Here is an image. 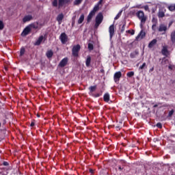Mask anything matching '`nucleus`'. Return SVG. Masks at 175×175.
Wrapping results in <instances>:
<instances>
[{"instance_id":"nucleus-10","label":"nucleus","mask_w":175,"mask_h":175,"mask_svg":"<svg viewBox=\"0 0 175 175\" xmlns=\"http://www.w3.org/2000/svg\"><path fill=\"white\" fill-rule=\"evenodd\" d=\"M68 61H69V59H68V57H64L59 62V66H60V68H65V66H66V65H68Z\"/></svg>"},{"instance_id":"nucleus-9","label":"nucleus","mask_w":175,"mask_h":175,"mask_svg":"<svg viewBox=\"0 0 175 175\" xmlns=\"http://www.w3.org/2000/svg\"><path fill=\"white\" fill-rule=\"evenodd\" d=\"M59 40H61L62 44H65L68 42V36L66 33H62L59 36Z\"/></svg>"},{"instance_id":"nucleus-53","label":"nucleus","mask_w":175,"mask_h":175,"mask_svg":"<svg viewBox=\"0 0 175 175\" xmlns=\"http://www.w3.org/2000/svg\"><path fill=\"white\" fill-rule=\"evenodd\" d=\"M118 169H119V170H122L124 169V167H122L121 166H119Z\"/></svg>"},{"instance_id":"nucleus-34","label":"nucleus","mask_w":175,"mask_h":175,"mask_svg":"<svg viewBox=\"0 0 175 175\" xmlns=\"http://www.w3.org/2000/svg\"><path fill=\"white\" fill-rule=\"evenodd\" d=\"M144 68H147V64L146 63H143V64L139 67V70H143Z\"/></svg>"},{"instance_id":"nucleus-26","label":"nucleus","mask_w":175,"mask_h":175,"mask_svg":"<svg viewBox=\"0 0 175 175\" xmlns=\"http://www.w3.org/2000/svg\"><path fill=\"white\" fill-rule=\"evenodd\" d=\"M158 17L159 18H163V17H165V12L159 10L158 13Z\"/></svg>"},{"instance_id":"nucleus-27","label":"nucleus","mask_w":175,"mask_h":175,"mask_svg":"<svg viewBox=\"0 0 175 175\" xmlns=\"http://www.w3.org/2000/svg\"><path fill=\"white\" fill-rule=\"evenodd\" d=\"M84 21V14H82L78 20V24H83Z\"/></svg>"},{"instance_id":"nucleus-43","label":"nucleus","mask_w":175,"mask_h":175,"mask_svg":"<svg viewBox=\"0 0 175 175\" xmlns=\"http://www.w3.org/2000/svg\"><path fill=\"white\" fill-rule=\"evenodd\" d=\"M157 126V128H159V129H162V123L159 122L156 125Z\"/></svg>"},{"instance_id":"nucleus-7","label":"nucleus","mask_w":175,"mask_h":175,"mask_svg":"<svg viewBox=\"0 0 175 175\" xmlns=\"http://www.w3.org/2000/svg\"><path fill=\"white\" fill-rule=\"evenodd\" d=\"M158 31L159 32H163L162 35H165V33H166V31H167V26L165 24H160Z\"/></svg>"},{"instance_id":"nucleus-33","label":"nucleus","mask_w":175,"mask_h":175,"mask_svg":"<svg viewBox=\"0 0 175 175\" xmlns=\"http://www.w3.org/2000/svg\"><path fill=\"white\" fill-rule=\"evenodd\" d=\"M88 49L90 50V51H92V50H94V44L89 43L88 45Z\"/></svg>"},{"instance_id":"nucleus-24","label":"nucleus","mask_w":175,"mask_h":175,"mask_svg":"<svg viewBox=\"0 0 175 175\" xmlns=\"http://www.w3.org/2000/svg\"><path fill=\"white\" fill-rule=\"evenodd\" d=\"M85 65L88 67L91 65V56L88 55L87 57V59H86V61H85Z\"/></svg>"},{"instance_id":"nucleus-5","label":"nucleus","mask_w":175,"mask_h":175,"mask_svg":"<svg viewBox=\"0 0 175 175\" xmlns=\"http://www.w3.org/2000/svg\"><path fill=\"white\" fill-rule=\"evenodd\" d=\"M98 12V7H94L93 10L89 13L87 17V23H91V20H92V17L95 16V13Z\"/></svg>"},{"instance_id":"nucleus-41","label":"nucleus","mask_w":175,"mask_h":175,"mask_svg":"<svg viewBox=\"0 0 175 175\" xmlns=\"http://www.w3.org/2000/svg\"><path fill=\"white\" fill-rule=\"evenodd\" d=\"M127 33H131V35H135V30H127Z\"/></svg>"},{"instance_id":"nucleus-48","label":"nucleus","mask_w":175,"mask_h":175,"mask_svg":"<svg viewBox=\"0 0 175 175\" xmlns=\"http://www.w3.org/2000/svg\"><path fill=\"white\" fill-rule=\"evenodd\" d=\"M131 13L133 14V16H135V14L136 15V11L135 10L131 11Z\"/></svg>"},{"instance_id":"nucleus-49","label":"nucleus","mask_w":175,"mask_h":175,"mask_svg":"<svg viewBox=\"0 0 175 175\" xmlns=\"http://www.w3.org/2000/svg\"><path fill=\"white\" fill-rule=\"evenodd\" d=\"M149 72L150 73H151V72H154V66L150 68Z\"/></svg>"},{"instance_id":"nucleus-14","label":"nucleus","mask_w":175,"mask_h":175,"mask_svg":"<svg viewBox=\"0 0 175 175\" xmlns=\"http://www.w3.org/2000/svg\"><path fill=\"white\" fill-rule=\"evenodd\" d=\"M144 38H146V32L142 30L135 39L136 40H139V39H144Z\"/></svg>"},{"instance_id":"nucleus-36","label":"nucleus","mask_w":175,"mask_h":175,"mask_svg":"<svg viewBox=\"0 0 175 175\" xmlns=\"http://www.w3.org/2000/svg\"><path fill=\"white\" fill-rule=\"evenodd\" d=\"M5 28V25L3 24V21L0 20V31H2Z\"/></svg>"},{"instance_id":"nucleus-23","label":"nucleus","mask_w":175,"mask_h":175,"mask_svg":"<svg viewBox=\"0 0 175 175\" xmlns=\"http://www.w3.org/2000/svg\"><path fill=\"white\" fill-rule=\"evenodd\" d=\"M47 58H51L54 55V53L52 50L48 51L46 53Z\"/></svg>"},{"instance_id":"nucleus-4","label":"nucleus","mask_w":175,"mask_h":175,"mask_svg":"<svg viewBox=\"0 0 175 175\" xmlns=\"http://www.w3.org/2000/svg\"><path fill=\"white\" fill-rule=\"evenodd\" d=\"M98 12V7H94L93 10L89 13L87 17V23H91V20H92V17L95 16V13Z\"/></svg>"},{"instance_id":"nucleus-44","label":"nucleus","mask_w":175,"mask_h":175,"mask_svg":"<svg viewBox=\"0 0 175 175\" xmlns=\"http://www.w3.org/2000/svg\"><path fill=\"white\" fill-rule=\"evenodd\" d=\"M3 166H9V163L8 161H3Z\"/></svg>"},{"instance_id":"nucleus-37","label":"nucleus","mask_w":175,"mask_h":175,"mask_svg":"<svg viewBox=\"0 0 175 175\" xmlns=\"http://www.w3.org/2000/svg\"><path fill=\"white\" fill-rule=\"evenodd\" d=\"M152 23L155 25L158 24V18L153 17L152 19Z\"/></svg>"},{"instance_id":"nucleus-31","label":"nucleus","mask_w":175,"mask_h":175,"mask_svg":"<svg viewBox=\"0 0 175 175\" xmlns=\"http://www.w3.org/2000/svg\"><path fill=\"white\" fill-rule=\"evenodd\" d=\"M127 77H133V76H135V72L131 71V72H129L126 74Z\"/></svg>"},{"instance_id":"nucleus-28","label":"nucleus","mask_w":175,"mask_h":175,"mask_svg":"<svg viewBox=\"0 0 175 175\" xmlns=\"http://www.w3.org/2000/svg\"><path fill=\"white\" fill-rule=\"evenodd\" d=\"M81 2H83V0H75L73 5L74 6H79V5H81Z\"/></svg>"},{"instance_id":"nucleus-61","label":"nucleus","mask_w":175,"mask_h":175,"mask_svg":"<svg viewBox=\"0 0 175 175\" xmlns=\"http://www.w3.org/2000/svg\"><path fill=\"white\" fill-rule=\"evenodd\" d=\"M165 60V58L164 59H163V61H164Z\"/></svg>"},{"instance_id":"nucleus-6","label":"nucleus","mask_w":175,"mask_h":175,"mask_svg":"<svg viewBox=\"0 0 175 175\" xmlns=\"http://www.w3.org/2000/svg\"><path fill=\"white\" fill-rule=\"evenodd\" d=\"M122 76V73H121L120 71L116 72L113 75V79L115 83H120V79H121Z\"/></svg>"},{"instance_id":"nucleus-55","label":"nucleus","mask_w":175,"mask_h":175,"mask_svg":"<svg viewBox=\"0 0 175 175\" xmlns=\"http://www.w3.org/2000/svg\"><path fill=\"white\" fill-rule=\"evenodd\" d=\"M100 72H101V73H105V70L101 69V70H100Z\"/></svg>"},{"instance_id":"nucleus-30","label":"nucleus","mask_w":175,"mask_h":175,"mask_svg":"<svg viewBox=\"0 0 175 175\" xmlns=\"http://www.w3.org/2000/svg\"><path fill=\"white\" fill-rule=\"evenodd\" d=\"M24 54H25V48L22 47L20 51V56L23 57V55H24Z\"/></svg>"},{"instance_id":"nucleus-42","label":"nucleus","mask_w":175,"mask_h":175,"mask_svg":"<svg viewBox=\"0 0 175 175\" xmlns=\"http://www.w3.org/2000/svg\"><path fill=\"white\" fill-rule=\"evenodd\" d=\"M124 31H125V24H124L121 28V30H120L121 33H123Z\"/></svg>"},{"instance_id":"nucleus-58","label":"nucleus","mask_w":175,"mask_h":175,"mask_svg":"<svg viewBox=\"0 0 175 175\" xmlns=\"http://www.w3.org/2000/svg\"><path fill=\"white\" fill-rule=\"evenodd\" d=\"M5 70H8V68H7V67H5Z\"/></svg>"},{"instance_id":"nucleus-12","label":"nucleus","mask_w":175,"mask_h":175,"mask_svg":"<svg viewBox=\"0 0 175 175\" xmlns=\"http://www.w3.org/2000/svg\"><path fill=\"white\" fill-rule=\"evenodd\" d=\"M44 40V36H40L34 43V46H40V44H42V42H43Z\"/></svg>"},{"instance_id":"nucleus-60","label":"nucleus","mask_w":175,"mask_h":175,"mask_svg":"<svg viewBox=\"0 0 175 175\" xmlns=\"http://www.w3.org/2000/svg\"><path fill=\"white\" fill-rule=\"evenodd\" d=\"M38 117H40V116L38 115Z\"/></svg>"},{"instance_id":"nucleus-19","label":"nucleus","mask_w":175,"mask_h":175,"mask_svg":"<svg viewBox=\"0 0 175 175\" xmlns=\"http://www.w3.org/2000/svg\"><path fill=\"white\" fill-rule=\"evenodd\" d=\"M142 5H136L135 8H137V9H144V10H146V12H150V8H148V5H144L142 7H141Z\"/></svg>"},{"instance_id":"nucleus-22","label":"nucleus","mask_w":175,"mask_h":175,"mask_svg":"<svg viewBox=\"0 0 175 175\" xmlns=\"http://www.w3.org/2000/svg\"><path fill=\"white\" fill-rule=\"evenodd\" d=\"M64 20V14L61 13L57 16V21L61 23Z\"/></svg>"},{"instance_id":"nucleus-51","label":"nucleus","mask_w":175,"mask_h":175,"mask_svg":"<svg viewBox=\"0 0 175 175\" xmlns=\"http://www.w3.org/2000/svg\"><path fill=\"white\" fill-rule=\"evenodd\" d=\"M89 172H90V173H91L92 174H94V170L90 169Z\"/></svg>"},{"instance_id":"nucleus-11","label":"nucleus","mask_w":175,"mask_h":175,"mask_svg":"<svg viewBox=\"0 0 175 175\" xmlns=\"http://www.w3.org/2000/svg\"><path fill=\"white\" fill-rule=\"evenodd\" d=\"M29 32H31V27L27 26L23 29V32L21 33V36H27V35L29 34Z\"/></svg>"},{"instance_id":"nucleus-8","label":"nucleus","mask_w":175,"mask_h":175,"mask_svg":"<svg viewBox=\"0 0 175 175\" xmlns=\"http://www.w3.org/2000/svg\"><path fill=\"white\" fill-rule=\"evenodd\" d=\"M115 27L114 24H112L109 27V39L111 40L113 37L114 36Z\"/></svg>"},{"instance_id":"nucleus-46","label":"nucleus","mask_w":175,"mask_h":175,"mask_svg":"<svg viewBox=\"0 0 175 175\" xmlns=\"http://www.w3.org/2000/svg\"><path fill=\"white\" fill-rule=\"evenodd\" d=\"M168 69H170V70H173V66L170 64V65L168 66Z\"/></svg>"},{"instance_id":"nucleus-29","label":"nucleus","mask_w":175,"mask_h":175,"mask_svg":"<svg viewBox=\"0 0 175 175\" xmlns=\"http://www.w3.org/2000/svg\"><path fill=\"white\" fill-rule=\"evenodd\" d=\"M52 1V6L53 8H57L58 6V0H51Z\"/></svg>"},{"instance_id":"nucleus-17","label":"nucleus","mask_w":175,"mask_h":175,"mask_svg":"<svg viewBox=\"0 0 175 175\" xmlns=\"http://www.w3.org/2000/svg\"><path fill=\"white\" fill-rule=\"evenodd\" d=\"M157 39H153L152 41L150 42V43L148 45V49H152L155 44H157Z\"/></svg>"},{"instance_id":"nucleus-20","label":"nucleus","mask_w":175,"mask_h":175,"mask_svg":"<svg viewBox=\"0 0 175 175\" xmlns=\"http://www.w3.org/2000/svg\"><path fill=\"white\" fill-rule=\"evenodd\" d=\"M139 55V51H135L133 52H132L131 53H130V58H136V57Z\"/></svg>"},{"instance_id":"nucleus-57","label":"nucleus","mask_w":175,"mask_h":175,"mask_svg":"<svg viewBox=\"0 0 175 175\" xmlns=\"http://www.w3.org/2000/svg\"><path fill=\"white\" fill-rule=\"evenodd\" d=\"M158 106V105H154V106H153V107H157Z\"/></svg>"},{"instance_id":"nucleus-32","label":"nucleus","mask_w":175,"mask_h":175,"mask_svg":"<svg viewBox=\"0 0 175 175\" xmlns=\"http://www.w3.org/2000/svg\"><path fill=\"white\" fill-rule=\"evenodd\" d=\"M168 10L170 12H174V10H175V4L174 5H171L170 6H168Z\"/></svg>"},{"instance_id":"nucleus-45","label":"nucleus","mask_w":175,"mask_h":175,"mask_svg":"<svg viewBox=\"0 0 175 175\" xmlns=\"http://www.w3.org/2000/svg\"><path fill=\"white\" fill-rule=\"evenodd\" d=\"M157 27V25H155V24H153L152 25V29L153 30V31H155V28Z\"/></svg>"},{"instance_id":"nucleus-16","label":"nucleus","mask_w":175,"mask_h":175,"mask_svg":"<svg viewBox=\"0 0 175 175\" xmlns=\"http://www.w3.org/2000/svg\"><path fill=\"white\" fill-rule=\"evenodd\" d=\"M161 53L163 55H165V57H167V54H169V51L167 50V46H163V49L161 50Z\"/></svg>"},{"instance_id":"nucleus-13","label":"nucleus","mask_w":175,"mask_h":175,"mask_svg":"<svg viewBox=\"0 0 175 175\" xmlns=\"http://www.w3.org/2000/svg\"><path fill=\"white\" fill-rule=\"evenodd\" d=\"M31 20H33V16L32 15H26L23 18V23H28V21H31Z\"/></svg>"},{"instance_id":"nucleus-21","label":"nucleus","mask_w":175,"mask_h":175,"mask_svg":"<svg viewBox=\"0 0 175 175\" xmlns=\"http://www.w3.org/2000/svg\"><path fill=\"white\" fill-rule=\"evenodd\" d=\"M96 85H93V86H90L89 87V94H92V92H95V91H96Z\"/></svg>"},{"instance_id":"nucleus-56","label":"nucleus","mask_w":175,"mask_h":175,"mask_svg":"<svg viewBox=\"0 0 175 175\" xmlns=\"http://www.w3.org/2000/svg\"><path fill=\"white\" fill-rule=\"evenodd\" d=\"M38 25H39V23L37 22V27H36L37 29H38V28H39V26H38Z\"/></svg>"},{"instance_id":"nucleus-2","label":"nucleus","mask_w":175,"mask_h":175,"mask_svg":"<svg viewBox=\"0 0 175 175\" xmlns=\"http://www.w3.org/2000/svg\"><path fill=\"white\" fill-rule=\"evenodd\" d=\"M103 21V14L102 12H99L95 18V28H98L100 24H102V22Z\"/></svg>"},{"instance_id":"nucleus-35","label":"nucleus","mask_w":175,"mask_h":175,"mask_svg":"<svg viewBox=\"0 0 175 175\" xmlns=\"http://www.w3.org/2000/svg\"><path fill=\"white\" fill-rule=\"evenodd\" d=\"M122 14V11H120V12H118V14L114 18V20H118V18H120V17H121Z\"/></svg>"},{"instance_id":"nucleus-39","label":"nucleus","mask_w":175,"mask_h":175,"mask_svg":"<svg viewBox=\"0 0 175 175\" xmlns=\"http://www.w3.org/2000/svg\"><path fill=\"white\" fill-rule=\"evenodd\" d=\"M174 114V109H172L171 111H169L168 113V117H172Z\"/></svg>"},{"instance_id":"nucleus-1","label":"nucleus","mask_w":175,"mask_h":175,"mask_svg":"<svg viewBox=\"0 0 175 175\" xmlns=\"http://www.w3.org/2000/svg\"><path fill=\"white\" fill-rule=\"evenodd\" d=\"M136 16L140 20V27L143 28V25L146 24L147 21V16L144 15V12L139 10L136 12Z\"/></svg>"},{"instance_id":"nucleus-40","label":"nucleus","mask_w":175,"mask_h":175,"mask_svg":"<svg viewBox=\"0 0 175 175\" xmlns=\"http://www.w3.org/2000/svg\"><path fill=\"white\" fill-rule=\"evenodd\" d=\"M102 96V94H100V93L92 94V96H94V98H99V96Z\"/></svg>"},{"instance_id":"nucleus-54","label":"nucleus","mask_w":175,"mask_h":175,"mask_svg":"<svg viewBox=\"0 0 175 175\" xmlns=\"http://www.w3.org/2000/svg\"><path fill=\"white\" fill-rule=\"evenodd\" d=\"M169 60L168 59H165L164 62H162V64H163V62H168Z\"/></svg>"},{"instance_id":"nucleus-25","label":"nucleus","mask_w":175,"mask_h":175,"mask_svg":"<svg viewBox=\"0 0 175 175\" xmlns=\"http://www.w3.org/2000/svg\"><path fill=\"white\" fill-rule=\"evenodd\" d=\"M170 38L171 42L175 43V30L171 33Z\"/></svg>"},{"instance_id":"nucleus-38","label":"nucleus","mask_w":175,"mask_h":175,"mask_svg":"<svg viewBox=\"0 0 175 175\" xmlns=\"http://www.w3.org/2000/svg\"><path fill=\"white\" fill-rule=\"evenodd\" d=\"M102 2H103V0H100L98 3L94 5V8H96V6L98 7V10H99V5H102Z\"/></svg>"},{"instance_id":"nucleus-18","label":"nucleus","mask_w":175,"mask_h":175,"mask_svg":"<svg viewBox=\"0 0 175 175\" xmlns=\"http://www.w3.org/2000/svg\"><path fill=\"white\" fill-rule=\"evenodd\" d=\"M103 100L107 103H109L110 101V94L109 93H105L103 96Z\"/></svg>"},{"instance_id":"nucleus-3","label":"nucleus","mask_w":175,"mask_h":175,"mask_svg":"<svg viewBox=\"0 0 175 175\" xmlns=\"http://www.w3.org/2000/svg\"><path fill=\"white\" fill-rule=\"evenodd\" d=\"M81 49V46H80V44L75 45L72 49V57L77 58V57H79V53L80 52Z\"/></svg>"},{"instance_id":"nucleus-47","label":"nucleus","mask_w":175,"mask_h":175,"mask_svg":"<svg viewBox=\"0 0 175 175\" xmlns=\"http://www.w3.org/2000/svg\"><path fill=\"white\" fill-rule=\"evenodd\" d=\"M30 126H31V127H33V126H35V122H31V124H30Z\"/></svg>"},{"instance_id":"nucleus-50","label":"nucleus","mask_w":175,"mask_h":175,"mask_svg":"<svg viewBox=\"0 0 175 175\" xmlns=\"http://www.w3.org/2000/svg\"><path fill=\"white\" fill-rule=\"evenodd\" d=\"M116 129H117V131H120V129H121V127L120 126H116Z\"/></svg>"},{"instance_id":"nucleus-52","label":"nucleus","mask_w":175,"mask_h":175,"mask_svg":"<svg viewBox=\"0 0 175 175\" xmlns=\"http://www.w3.org/2000/svg\"><path fill=\"white\" fill-rule=\"evenodd\" d=\"M30 27H31V28H36L34 24L30 25Z\"/></svg>"},{"instance_id":"nucleus-59","label":"nucleus","mask_w":175,"mask_h":175,"mask_svg":"<svg viewBox=\"0 0 175 175\" xmlns=\"http://www.w3.org/2000/svg\"><path fill=\"white\" fill-rule=\"evenodd\" d=\"M74 24H75V22H72V25H73Z\"/></svg>"},{"instance_id":"nucleus-15","label":"nucleus","mask_w":175,"mask_h":175,"mask_svg":"<svg viewBox=\"0 0 175 175\" xmlns=\"http://www.w3.org/2000/svg\"><path fill=\"white\" fill-rule=\"evenodd\" d=\"M70 0H59L58 1V7L62 8L64 5H66V3H69Z\"/></svg>"}]
</instances>
